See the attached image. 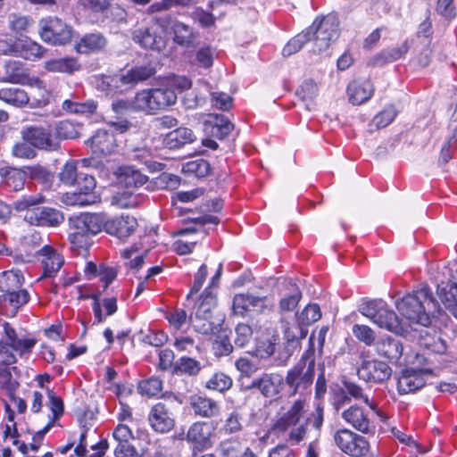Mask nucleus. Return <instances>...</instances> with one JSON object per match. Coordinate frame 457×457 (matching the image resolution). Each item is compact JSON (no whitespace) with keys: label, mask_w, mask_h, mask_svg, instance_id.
Wrapping results in <instances>:
<instances>
[{"label":"nucleus","mask_w":457,"mask_h":457,"mask_svg":"<svg viewBox=\"0 0 457 457\" xmlns=\"http://www.w3.org/2000/svg\"><path fill=\"white\" fill-rule=\"evenodd\" d=\"M395 307L411 322L427 326L429 324L428 312L436 309L437 303L428 286L423 285L417 291L395 301Z\"/></svg>","instance_id":"1"},{"label":"nucleus","mask_w":457,"mask_h":457,"mask_svg":"<svg viewBox=\"0 0 457 457\" xmlns=\"http://www.w3.org/2000/svg\"><path fill=\"white\" fill-rule=\"evenodd\" d=\"M69 240L71 249L86 255L92 245V237L103 229V218L96 213L81 214L69 219Z\"/></svg>","instance_id":"2"},{"label":"nucleus","mask_w":457,"mask_h":457,"mask_svg":"<svg viewBox=\"0 0 457 457\" xmlns=\"http://www.w3.org/2000/svg\"><path fill=\"white\" fill-rule=\"evenodd\" d=\"M315 376L314 350L306 351L299 361L287 372L286 385L291 390V395H309Z\"/></svg>","instance_id":"3"},{"label":"nucleus","mask_w":457,"mask_h":457,"mask_svg":"<svg viewBox=\"0 0 457 457\" xmlns=\"http://www.w3.org/2000/svg\"><path fill=\"white\" fill-rule=\"evenodd\" d=\"M177 99L174 89L170 87L144 89L136 94L133 100V109L154 113L174 105Z\"/></svg>","instance_id":"4"},{"label":"nucleus","mask_w":457,"mask_h":457,"mask_svg":"<svg viewBox=\"0 0 457 457\" xmlns=\"http://www.w3.org/2000/svg\"><path fill=\"white\" fill-rule=\"evenodd\" d=\"M359 312L377 326L394 333L403 331L401 320L382 299L364 301L359 307Z\"/></svg>","instance_id":"5"},{"label":"nucleus","mask_w":457,"mask_h":457,"mask_svg":"<svg viewBox=\"0 0 457 457\" xmlns=\"http://www.w3.org/2000/svg\"><path fill=\"white\" fill-rule=\"evenodd\" d=\"M310 40L313 41L314 52L326 51L332 41L338 37V21L336 16L328 15L322 19H316L305 30Z\"/></svg>","instance_id":"6"},{"label":"nucleus","mask_w":457,"mask_h":457,"mask_svg":"<svg viewBox=\"0 0 457 457\" xmlns=\"http://www.w3.org/2000/svg\"><path fill=\"white\" fill-rule=\"evenodd\" d=\"M154 21L161 32L165 35H173V40L176 44L184 47L195 46L197 34L188 25L168 13L158 14L154 17Z\"/></svg>","instance_id":"7"},{"label":"nucleus","mask_w":457,"mask_h":457,"mask_svg":"<svg viewBox=\"0 0 457 457\" xmlns=\"http://www.w3.org/2000/svg\"><path fill=\"white\" fill-rule=\"evenodd\" d=\"M76 189L62 195V202L70 206H88L100 202V195L96 191V179L87 174L80 177V180L75 184Z\"/></svg>","instance_id":"8"},{"label":"nucleus","mask_w":457,"mask_h":457,"mask_svg":"<svg viewBox=\"0 0 457 457\" xmlns=\"http://www.w3.org/2000/svg\"><path fill=\"white\" fill-rule=\"evenodd\" d=\"M336 445L345 453L353 457L366 456L370 450L368 441L350 429H338L334 434Z\"/></svg>","instance_id":"9"},{"label":"nucleus","mask_w":457,"mask_h":457,"mask_svg":"<svg viewBox=\"0 0 457 457\" xmlns=\"http://www.w3.org/2000/svg\"><path fill=\"white\" fill-rule=\"evenodd\" d=\"M41 38L53 45H65L71 38V28L58 18L42 19L39 22Z\"/></svg>","instance_id":"10"},{"label":"nucleus","mask_w":457,"mask_h":457,"mask_svg":"<svg viewBox=\"0 0 457 457\" xmlns=\"http://www.w3.org/2000/svg\"><path fill=\"white\" fill-rule=\"evenodd\" d=\"M23 140L30 145L46 151H55L60 147L59 141L49 129L38 126L24 127L21 130Z\"/></svg>","instance_id":"11"},{"label":"nucleus","mask_w":457,"mask_h":457,"mask_svg":"<svg viewBox=\"0 0 457 457\" xmlns=\"http://www.w3.org/2000/svg\"><path fill=\"white\" fill-rule=\"evenodd\" d=\"M357 375L366 382L381 384L390 378L392 369L382 361L364 360L357 370Z\"/></svg>","instance_id":"12"},{"label":"nucleus","mask_w":457,"mask_h":457,"mask_svg":"<svg viewBox=\"0 0 457 457\" xmlns=\"http://www.w3.org/2000/svg\"><path fill=\"white\" fill-rule=\"evenodd\" d=\"M161 29L154 24L150 28H139L133 31L132 38L141 47L161 52L165 49L167 40L159 33Z\"/></svg>","instance_id":"13"},{"label":"nucleus","mask_w":457,"mask_h":457,"mask_svg":"<svg viewBox=\"0 0 457 457\" xmlns=\"http://www.w3.org/2000/svg\"><path fill=\"white\" fill-rule=\"evenodd\" d=\"M280 328L285 341V350L291 355L300 347V342L306 337L308 330L297 320L289 321L285 318L280 320Z\"/></svg>","instance_id":"14"},{"label":"nucleus","mask_w":457,"mask_h":457,"mask_svg":"<svg viewBox=\"0 0 457 457\" xmlns=\"http://www.w3.org/2000/svg\"><path fill=\"white\" fill-rule=\"evenodd\" d=\"M24 220L31 225L55 227L62 223L64 218L58 210L39 206L29 209L25 213Z\"/></svg>","instance_id":"15"},{"label":"nucleus","mask_w":457,"mask_h":457,"mask_svg":"<svg viewBox=\"0 0 457 457\" xmlns=\"http://www.w3.org/2000/svg\"><path fill=\"white\" fill-rule=\"evenodd\" d=\"M283 382L284 378L278 373H263L252 381L248 389H257L264 397L273 398L280 393Z\"/></svg>","instance_id":"16"},{"label":"nucleus","mask_w":457,"mask_h":457,"mask_svg":"<svg viewBox=\"0 0 457 457\" xmlns=\"http://www.w3.org/2000/svg\"><path fill=\"white\" fill-rule=\"evenodd\" d=\"M148 420L151 428L158 433H167L175 425L173 413L163 403H157L151 408Z\"/></svg>","instance_id":"17"},{"label":"nucleus","mask_w":457,"mask_h":457,"mask_svg":"<svg viewBox=\"0 0 457 457\" xmlns=\"http://www.w3.org/2000/svg\"><path fill=\"white\" fill-rule=\"evenodd\" d=\"M137 227L136 218L129 215H121L105 222L103 221V228L108 234L115 236L120 240H126L129 237L135 232Z\"/></svg>","instance_id":"18"},{"label":"nucleus","mask_w":457,"mask_h":457,"mask_svg":"<svg viewBox=\"0 0 457 457\" xmlns=\"http://www.w3.org/2000/svg\"><path fill=\"white\" fill-rule=\"evenodd\" d=\"M29 292L21 287L0 294V308L6 316L14 317L18 311L29 301Z\"/></svg>","instance_id":"19"},{"label":"nucleus","mask_w":457,"mask_h":457,"mask_svg":"<svg viewBox=\"0 0 457 457\" xmlns=\"http://www.w3.org/2000/svg\"><path fill=\"white\" fill-rule=\"evenodd\" d=\"M93 154L97 156L113 153L117 147L116 139L112 133L106 129H99L87 141Z\"/></svg>","instance_id":"20"},{"label":"nucleus","mask_w":457,"mask_h":457,"mask_svg":"<svg viewBox=\"0 0 457 457\" xmlns=\"http://www.w3.org/2000/svg\"><path fill=\"white\" fill-rule=\"evenodd\" d=\"M4 53H14L26 60L36 61L45 56V49L37 42L29 38H20L15 41L12 46H7L6 49L0 48Z\"/></svg>","instance_id":"21"},{"label":"nucleus","mask_w":457,"mask_h":457,"mask_svg":"<svg viewBox=\"0 0 457 457\" xmlns=\"http://www.w3.org/2000/svg\"><path fill=\"white\" fill-rule=\"evenodd\" d=\"M342 419L356 430L368 434L372 430V421L369 412L358 405H352L341 414Z\"/></svg>","instance_id":"22"},{"label":"nucleus","mask_w":457,"mask_h":457,"mask_svg":"<svg viewBox=\"0 0 457 457\" xmlns=\"http://www.w3.org/2000/svg\"><path fill=\"white\" fill-rule=\"evenodd\" d=\"M212 434V430L208 423L197 421L189 427L186 439L194 445V450H203L211 447Z\"/></svg>","instance_id":"23"},{"label":"nucleus","mask_w":457,"mask_h":457,"mask_svg":"<svg viewBox=\"0 0 457 457\" xmlns=\"http://www.w3.org/2000/svg\"><path fill=\"white\" fill-rule=\"evenodd\" d=\"M4 75L2 78L3 81L15 83V84H24L29 80V71L26 66L19 61H8L4 64ZM32 81V79H30ZM34 83L41 87L42 81L38 79H33Z\"/></svg>","instance_id":"24"},{"label":"nucleus","mask_w":457,"mask_h":457,"mask_svg":"<svg viewBox=\"0 0 457 457\" xmlns=\"http://www.w3.org/2000/svg\"><path fill=\"white\" fill-rule=\"evenodd\" d=\"M374 93V87L370 79H358L347 87L349 101L354 105L367 102Z\"/></svg>","instance_id":"25"},{"label":"nucleus","mask_w":457,"mask_h":457,"mask_svg":"<svg viewBox=\"0 0 457 457\" xmlns=\"http://www.w3.org/2000/svg\"><path fill=\"white\" fill-rule=\"evenodd\" d=\"M0 175L2 177L1 186L4 189L9 192H16L24 187L27 179L25 170L12 167L2 168L0 169Z\"/></svg>","instance_id":"26"},{"label":"nucleus","mask_w":457,"mask_h":457,"mask_svg":"<svg viewBox=\"0 0 457 457\" xmlns=\"http://www.w3.org/2000/svg\"><path fill=\"white\" fill-rule=\"evenodd\" d=\"M155 74V69L152 64L138 65L121 73L123 84L126 90L135 87L139 82H143Z\"/></svg>","instance_id":"27"},{"label":"nucleus","mask_w":457,"mask_h":457,"mask_svg":"<svg viewBox=\"0 0 457 457\" xmlns=\"http://www.w3.org/2000/svg\"><path fill=\"white\" fill-rule=\"evenodd\" d=\"M191 406L194 413L203 418L217 417L220 413V405L215 400L196 395L191 399Z\"/></svg>","instance_id":"28"},{"label":"nucleus","mask_w":457,"mask_h":457,"mask_svg":"<svg viewBox=\"0 0 457 457\" xmlns=\"http://www.w3.org/2000/svg\"><path fill=\"white\" fill-rule=\"evenodd\" d=\"M424 385L425 380L420 373L414 370H406L398 378L397 390L399 394L405 395L419 390Z\"/></svg>","instance_id":"29"},{"label":"nucleus","mask_w":457,"mask_h":457,"mask_svg":"<svg viewBox=\"0 0 457 457\" xmlns=\"http://www.w3.org/2000/svg\"><path fill=\"white\" fill-rule=\"evenodd\" d=\"M304 408L305 401L303 399L295 401L290 408L278 420V428L287 430V428L301 423Z\"/></svg>","instance_id":"30"},{"label":"nucleus","mask_w":457,"mask_h":457,"mask_svg":"<svg viewBox=\"0 0 457 457\" xmlns=\"http://www.w3.org/2000/svg\"><path fill=\"white\" fill-rule=\"evenodd\" d=\"M377 353L391 361H397L403 354V344L392 337L380 338L375 345Z\"/></svg>","instance_id":"31"},{"label":"nucleus","mask_w":457,"mask_h":457,"mask_svg":"<svg viewBox=\"0 0 457 457\" xmlns=\"http://www.w3.org/2000/svg\"><path fill=\"white\" fill-rule=\"evenodd\" d=\"M409 48L410 46L406 40L398 46L382 50L370 60L369 64L371 66H382L395 62L403 58L409 51Z\"/></svg>","instance_id":"32"},{"label":"nucleus","mask_w":457,"mask_h":457,"mask_svg":"<svg viewBox=\"0 0 457 457\" xmlns=\"http://www.w3.org/2000/svg\"><path fill=\"white\" fill-rule=\"evenodd\" d=\"M42 259L44 276L53 277L63 265V258L51 246L45 245L38 252Z\"/></svg>","instance_id":"33"},{"label":"nucleus","mask_w":457,"mask_h":457,"mask_svg":"<svg viewBox=\"0 0 457 457\" xmlns=\"http://www.w3.org/2000/svg\"><path fill=\"white\" fill-rule=\"evenodd\" d=\"M266 300V296L260 297L250 294H239L234 296L233 310L239 314H244L251 308L262 310L267 307Z\"/></svg>","instance_id":"34"},{"label":"nucleus","mask_w":457,"mask_h":457,"mask_svg":"<svg viewBox=\"0 0 457 457\" xmlns=\"http://www.w3.org/2000/svg\"><path fill=\"white\" fill-rule=\"evenodd\" d=\"M106 46L107 39L105 37L99 32H95L84 35L77 44L76 48L80 54H89L103 51Z\"/></svg>","instance_id":"35"},{"label":"nucleus","mask_w":457,"mask_h":457,"mask_svg":"<svg viewBox=\"0 0 457 457\" xmlns=\"http://www.w3.org/2000/svg\"><path fill=\"white\" fill-rule=\"evenodd\" d=\"M196 139L192 129L187 128H179L169 132L164 139V145L170 149L183 147L185 145L191 144Z\"/></svg>","instance_id":"36"},{"label":"nucleus","mask_w":457,"mask_h":457,"mask_svg":"<svg viewBox=\"0 0 457 457\" xmlns=\"http://www.w3.org/2000/svg\"><path fill=\"white\" fill-rule=\"evenodd\" d=\"M96 87L106 96H113L126 91L121 74L100 76L96 78Z\"/></svg>","instance_id":"37"},{"label":"nucleus","mask_w":457,"mask_h":457,"mask_svg":"<svg viewBox=\"0 0 457 457\" xmlns=\"http://www.w3.org/2000/svg\"><path fill=\"white\" fill-rule=\"evenodd\" d=\"M437 295L445 307L457 317V283L442 282L437 286Z\"/></svg>","instance_id":"38"},{"label":"nucleus","mask_w":457,"mask_h":457,"mask_svg":"<svg viewBox=\"0 0 457 457\" xmlns=\"http://www.w3.org/2000/svg\"><path fill=\"white\" fill-rule=\"evenodd\" d=\"M120 182L126 189L132 191L134 188H139L145 185L148 178L138 170L127 166L120 169Z\"/></svg>","instance_id":"39"},{"label":"nucleus","mask_w":457,"mask_h":457,"mask_svg":"<svg viewBox=\"0 0 457 457\" xmlns=\"http://www.w3.org/2000/svg\"><path fill=\"white\" fill-rule=\"evenodd\" d=\"M87 174V172L79 170V162L75 160H70L62 166L58 177L63 184L75 186L78 180H80V177Z\"/></svg>","instance_id":"40"},{"label":"nucleus","mask_w":457,"mask_h":457,"mask_svg":"<svg viewBox=\"0 0 457 457\" xmlns=\"http://www.w3.org/2000/svg\"><path fill=\"white\" fill-rule=\"evenodd\" d=\"M24 277L21 270H11L0 274V294L22 287Z\"/></svg>","instance_id":"41"},{"label":"nucleus","mask_w":457,"mask_h":457,"mask_svg":"<svg viewBox=\"0 0 457 457\" xmlns=\"http://www.w3.org/2000/svg\"><path fill=\"white\" fill-rule=\"evenodd\" d=\"M215 305L216 295L211 287H206L200 296L193 317H212V311Z\"/></svg>","instance_id":"42"},{"label":"nucleus","mask_w":457,"mask_h":457,"mask_svg":"<svg viewBox=\"0 0 457 457\" xmlns=\"http://www.w3.org/2000/svg\"><path fill=\"white\" fill-rule=\"evenodd\" d=\"M0 100L16 107H21L29 103V97L26 91L18 87L0 89Z\"/></svg>","instance_id":"43"},{"label":"nucleus","mask_w":457,"mask_h":457,"mask_svg":"<svg viewBox=\"0 0 457 457\" xmlns=\"http://www.w3.org/2000/svg\"><path fill=\"white\" fill-rule=\"evenodd\" d=\"M451 126L453 129V135L441 149L439 162L442 163H447L453 158L454 151L457 149V104L452 117Z\"/></svg>","instance_id":"44"},{"label":"nucleus","mask_w":457,"mask_h":457,"mask_svg":"<svg viewBox=\"0 0 457 457\" xmlns=\"http://www.w3.org/2000/svg\"><path fill=\"white\" fill-rule=\"evenodd\" d=\"M397 112L393 105L385 107L380 112L374 116L370 123L369 124L370 132L386 128L395 119Z\"/></svg>","instance_id":"45"},{"label":"nucleus","mask_w":457,"mask_h":457,"mask_svg":"<svg viewBox=\"0 0 457 457\" xmlns=\"http://www.w3.org/2000/svg\"><path fill=\"white\" fill-rule=\"evenodd\" d=\"M45 69L51 72L72 73L79 69V65L74 58H59L46 61Z\"/></svg>","instance_id":"46"},{"label":"nucleus","mask_w":457,"mask_h":457,"mask_svg":"<svg viewBox=\"0 0 457 457\" xmlns=\"http://www.w3.org/2000/svg\"><path fill=\"white\" fill-rule=\"evenodd\" d=\"M129 157L145 164L151 171H158L162 169V164L154 160L153 152L148 148H136L131 151Z\"/></svg>","instance_id":"47"},{"label":"nucleus","mask_w":457,"mask_h":457,"mask_svg":"<svg viewBox=\"0 0 457 457\" xmlns=\"http://www.w3.org/2000/svg\"><path fill=\"white\" fill-rule=\"evenodd\" d=\"M96 108L97 103L92 99L82 103L67 99L62 103V109L71 113L93 114Z\"/></svg>","instance_id":"48"},{"label":"nucleus","mask_w":457,"mask_h":457,"mask_svg":"<svg viewBox=\"0 0 457 457\" xmlns=\"http://www.w3.org/2000/svg\"><path fill=\"white\" fill-rule=\"evenodd\" d=\"M318 94V86L312 79L304 80L296 91L298 97L306 104V108L312 110L313 108L312 100Z\"/></svg>","instance_id":"49"},{"label":"nucleus","mask_w":457,"mask_h":457,"mask_svg":"<svg viewBox=\"0 0 457 457\" xmlns=\"http://www.w3.org/2000/svg\"><path fill=\"white\" fill-rule=\"evenodd\" d=\"M111 204L120 209L134 208L138 205L139 199L134 195L133 191L126 189L114 195L112 197Z\"/></svg>","instance_id":"50"},{"label":"nucleus","mask_w":457,"mask_h":457,"mask_svg":"<svg viewBox=\"0 0 457 457\" xmlns=\"http://www.w3.org/2000/svg\"><path fill=\"white\" fill-rule=\"evenodd\" d=\"M189 321L195 329L204 335L215 334L218 331L219 324L212 320V317H189Z\"/></svg>","instance_id":"51"},{"label":"nucleus","mask_w":457,"mask_h":457,"mask_svg":"<svg viewBox=\"0 0 457 457\" xmlns=\"http://www.w3.org/2000/svg\"><path fill=\"white\" fill-rule=\"evenodd\" d=\"M233 385L232 378L223 372L214 373L206 382V387L219 392L228 390Z\"/></svg>","instance_id":"52"},{"label":"nucleus","mask_w":457,"mask_h":457,"mask_svg":"<svg viewBox=\"0 0 457 457\" xmlns=\"http://www.w3.org/2000/svg\"><path fill=\"white\" fill-rule=\"evenodd\" d=\"M80 127L71 120H62L55 128L56 137L60 139H74L79 137Z\"/></svg>","instance_id":"53"},{"label":"nucleus","mask_w":457,"mask_h":457,"mask_svg":"<svg viewBox=\"0 0 457 457\" xmlns=\"http://www.w3.org/2000/svg\"><path fill=\"white\" fill-rule=\"evenodd\" d=\"M321 317L320 306L316 303L308 304L300 313L296 314V319L300 324L305 328L312 323L319 320Z\"/></svg>","instance_id":"54"},{"label":"nucleus","mask_w":457,"mask_h":457,"mask_svg":"<svg viewBox=\"0 0 457 457\" xmlns=\"http://www.w3.org/2000/svg\"><path fill=\"white\" fill-rule=\"evenodd\" d=\"M345 394L358 401L365 403L371 410L377 409V403L370 400L364 393L362 387L353 382L345 383Z\"/></svg>","instance_id":"55"},{"label":"nucleus","mask_w":457,"mask_h":457,"mask_svg":"<svg viewBox=\"0 0 457 457\" xmlns=\"http://www.w3.org/2000/svg\"><path fill=\"white\" fill-rule=\"evenodd\" d=\"M210 164L204 159H197L187 162L183 166V170L188 174H192L196 178H204L210 173Z\"/></svg>","instance_id":"56"},{"label":"nucleus","mask_w":457,"mask_h":457,"mask_svg":"<svg viewBox=\"0 0 457 457\" xmlns=\"http://www.w3.org/2000/svg\"><path fill=\"white\" fill-rule=\"evenodd\" d=\"M310 41V37H308V33L306 31H303L296 35L295 37L290 39L287 44L284 46L282 50V54L284 56H290L298 51H300L303 46Z\"/></svg>","instance_id":"57"},{"label":"nucleus","mask_w":457,"mask_h":457,"mask_svg":"<svg viewBox=\"0 0 457 457\" xmlns=\"http://www.w3.org/2000/svg\"><path fill=\"white\" fill-rule=\"evenodd\" d=\"M137 389L143 395L155 396L162 389V381L159 378L153 377L141 381L138 384Z\"/></svg>","instance_id":"58"},{"label":"nucleus","mask_w":457,"mask_h":457,"mask_svg":"<svg viewBox=\"0 0 457 457\" xmlns=\"http://www.w3.org/2000/svg\"><path fill=\"white\" fill-rule=\"evenodd\" d=\"M290 286L293 287L290 294L282 297L279 301V309L281 312H290L295 310L302 298V293L299 288L292 283H290Z\"/></svg>","instance_id":"59"},{"label":"nucleus","mask_w":457,"mask_h":457,"mask_svg":"<svg viewBox=\"0 0 457 457\" xmlns=\"http://www.w3.org/2000/svg\"><path fill=\"white\" fill-rule=\"evenodd\" d=\"M353 335L361 342L370 346L374 344L376 335L374 330L367 325L354 324L352 328Z\"/></svg>","instance_id":"60"},{"label":"nucleus","mask_w":457,"mask_h":457,"mask_svg":"<svg viewBox=\"0 0 457 457\" xmlns=\"http://www.w3.org/2000/svg\"><path fill=\"white\" fill-rule=\"evenodd\" d=\"M253 338L252 328L245 323H239L235 329V345L240 348L246 346Z\"/></svg>","instance_id":"61"},{"label":"nucleus","mask_w":457,"mask_h":457,"mask_svg":"<svg viewBox=\"0 0 457 457\" xmlns=\"http://www.w3.org/2000/svg\"><path fill=\"white\" fill-rule=\"evenodd\" d=\"M45 202V197L41 195H23L13 203V206L17 211H24L26 212L34 207H39L40 204Z\"/></svg>","instance_id":"62"},{"label":"nucleus","mask_w":457,"mask_h":457,"mask_svg":"<svg viewBox=\"0 0 457 457\" xmlns=\"http://www.w3.org/2000/svg\"><path fill=\"white\" fill-rule=\"evenodd\" d=\"M242 420L243 418L240 413L236 411H232L225 419L222 426V431L227 435L239 432L243 428Z\"/></svg>","instance_id":"63"},{"label":"nucleus","mask_w":457,"mask_h":457,"mask_svg":"<svg viewBox=\"0 0 457 457\" xmlns=\"http://www.w3.org/2000/svg\"><path fill=\"white\" fill-rule=\"evenodd\" d=\"M423 345L430 352L438 354L445 353L448 348L446 340L440 335H435L424 338Z\"/></svg>","instance_id":"64"}]
</instances>
